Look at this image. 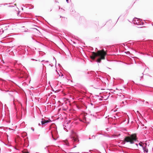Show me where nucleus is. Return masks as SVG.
<instances>
[{"label":"nucleus","mask_w":153,"mask_h":153,"mask_svg":"<svg viewBox=\"0 0 153 153\" xmlns=\"http://www.w3.org/2000/svg\"><path fill=\"white\" fill-rule=\"evenodd\" d=\"M92 138L94 139V138H95V136H94V135H93V136H92Z\"/></svg>","instance_id":"nucleus-30"},{"label":"nucleus","mask_w":153,"mask_h":153,"mask_svg":"<svg viewBox=\"0 0 153 153\" xmlns=\"http://www.w3.org/2000/svg\"><path fill=\"white\" fill-rule=\"evenodd\" d=\"M152 107H153V104H152Z\"/></svg>","instance_id":"nucleus-51"},{"label":"nucleus","mask_w":153,"mask_h":153,"mask_svg":"<svg viewBox=\"0 0 153 153\" xmlns=\"http://www.w3.org/2000/svg\"><path fill=\"white\" fill-rule=\"evenodd\" d=\"M58 65H60V64H58Z\"/></svg>","instance_id":"nucleus-60"},{"label":"nucleus","mask_w":153,"mask_h":153,"mask_svg":"<svg viewBox=\"0 0 153 153\" xmlns=\"http://www.w3.org/2000/svg\"><path fill=\"white\" fill-rule=\"evenodd\" d=\"M10 130H11L12 131L11 132V133H13L14 132V131L15 130L14 129H12L11 128H9L8 129Z\"/></svg>","instance_id":"nucleus-22"},{"label":"nucleus","mask_w":153,"mask_h":153,"mask_svg":"<svg viewBox=\"0 0 153 153\" xmlns=\"http://www.w3.org/2000/svg\"><path fill=\"white\" fill-rule=\"evenodd\" d=\"M61 74H62L61 76H63V74H62V73H61Z\"/></svg>","instance_id":"nucleus-46"},{"label":"nucleus","mask_w":153,"mask_h":153,"mask_svg":"<svg viewBox=\"0 0 153 153\" xmlns=\"http://www.w3.org/2000/svg\"><path fill=\"white\" fill-rule=\"evenodd\" d=\"M122 44L123 45H124V46H125L124 43H123Z\"/></svg>","instance_id":"nucleus-43"},{"label":"nucleus","mask_w":153,"mask_h":153,"mask_svg":"<svg viewBox=\"0 0 153 153\" xmlns=\"http://www.w3.org/2000/svg\"><path fill=\"white\" fill-rule=\"evenodd\" d=\"M31 129L33 130V131H34V128H32Z\"/></svg>","instance_id":"nucleus-40"},{"label":"nucleus","mask_w":153,"mask_h":153,"mask_svg":"<svg viewBox=\"0 0 153 153\" xmlns=\"http://www.w3.org/2000/svg\"><path fill=\"white\" fill-rule=\"evenodd\" d=\"M5 80L0 78V89L1 91L4 90V88H6Z\"/></svg>","instance_id":"nucleus-11"},{"label":"nucleus","mask_w":153,"mask_h":153,"mask_svg":"<svg viewBox=\"0 0 153 153\" xmlns=\"http://www.w3.org/2000/svg\"><path fill=\"white\" fill-rule=\"evenodd\" d=\"M42 65H44L43 64V63H42Z\"/></svg>","instance_id":"nucleus-61"},{"label":"nucleus","mask_w":153,"mask_h":153,"mask_svg":"<svg viewBox=\"0 0 153 153\" xmlns=\"http://www.w3.org/2000/svg\"><path fill=\"white\" fill-rule=\"evenodd\" d=\"M79 120L82 122L81 126L80 128V130H85L86 128L85 124L86 123V117L85 113H84L83 112L82 113L80 116Z\"/></svg>","instance_id":"nucleus-5"},{"label":"nucleus","mask_w":153,"mask_h":153,"mask_svg":"<svg viewBox=\"0 0 153 153\" xmlns=\"http://www.w3.org/2000/svg\"><path fill=\"white\" fill-rule=\"evenodd\" d=\"M67 2L68 3H69V1L68 0H66Z\"/></svg>","instance_id":"nucleus-39"},{"label":"nucleus","mask_w":153,"mask_h":153,"mask_svg":"<svg viewBox=\"0 0 153 153\" xmlns=\"http://www.w3.org/2000/svg\"><path fill=\"white\" fill-rule=\"evenodd\" d=\"M24 31L25 32H27V31L26 30H25Z\"/></svg>","instance_id":"nucleus-53"},{"label":"nucleus","mask_w":153,"mask_h":153,"mask_svg":"<svg viewBox=\"0 0 153 153\" xmlns=\"http://www.w3.org/2000/svg\"><path fill=\"white\" fill-rule=\"evenodd\" d=\"M60 18H61V17H62V18H64V19H65V17H62V16H60Z\"/></svg>","instance_id":"nucleus-42"},{"label":"nucleus","mask_w":153,"mask_h":153,"mask_svg":"<svg viewBox=\"0 0 153 153\" xmlns=\"http://www.w3.org/2000/svg\"><path fill=\"white\" fill-rule=\"evenodd\" d=\"M53 59L54 60H55L56 64V59L55 58V57H53Z\"/></svg>","instance_id":"nucleus-28"},{"label":"nucleus","mask_w":153,"mask_h":153,"mask_svg":"<svg viewBox=\"0 0 153 153\" xmlns=\"http://www.w3.org/2000/svg\"><path fill=\"white\" fill-rule=\"evenodd\" d=\"M63 128L66 131H68V129L70 128V126L68 122H65L63 125Z\"/></svg>","instance_id":"nucleus-15"},{"label":"nucleus","mask_w":153,"mask_h":153,"mask_svg":"<svg viewBox=\"0 0 153 153\" xmlns=\"http://www.w3.org/2000/svg\"><path fill=\"white\" fill-rule=\"evenodd\" d=\"M7 137H8V135L7 134Z\"/></svg>","instance_id":"nucleus-52"},{"label":"nucleus","mask_w":153,"mask_h":153,"mask_svg":"<svg viewBox=\"0 0 153 153\" xmlns=\"http://www.w3.org/2000/svg\"><path fill=\"white\" fill-rule=\"evenodd\" d=\"M133 22L134 25H143L144 23L140 19L134 18L133 20Z\"/></svg>","instance_id":"nucleus-9"},{"label":"nucleus","mask_w":153,"mask_h":153,"mask_svg":"<svg viewBox=\"0 0 153 153\" xmlns=\"http://www.w3.org/2000/svg\"><path fill=\"white\" fill-rule=\"evenodd\" d=\"M48 62H48V61H45V63H48Z\"/></svg>","instance_id":"nucleus-38"},{"label":"nucleus","mask_w":153,"mask_h":153,"mask_svg":"<svg viewBox=\"0 0 153 153\" xmlns=\"http://www.w3.org/2000/svg\"><path fill=\"white\" fill-rule=\"evenodd\" d=\"M91 139V138L90 137L89 138V139Z\"/></svg>","instance_id":"nucleus-49"},{"label":"nucleus","mask_w":153,"mask_h":153,"mask_svg":"<svg viewBox=\"0 0 153 153\" xmlns=\"http://www.w3.org/2000/svg\"><path fill=\"white\" fill-rule=\"evenodd\" d=\"M51 133L52 138L54 140H56L58 137V132L56 128H53L52 129Z\"/></svg>","instance_id":"nucleus-6"},{"label":"nucleus","mask_w":153,"mask_h":153,"mask_svg":"<svg viewBox=\"0 0 153 153\" xmlns=\"http://www.w3.org/2000/svg\"><path fill=\"white\" fill-rule=\"evenodd\" d=\"M145 101L144 100L139 99L137 101V102L140 105L142 106L144 105Z\"/></svg>","instance_id":"nucleus-16"},{"label":"nucleus","mask_w":153,"mask_h":153,"mask_svg":"<svg viewBox=\"0 0 153 153\" xmlns=\"http://www.w3.org/2000/svg\"><path fill=\"white\" fill-rule=\"evenodd\" d=\"M94 82L95 83L94 86V88H97L100 86V82L96 80L94 81Z\"/></svg>","instance_id":"nucleus-17"},{"label":"nucleus","mask_w":153,"mask_h":153,"mask_svg":"<svg viewBox=\"0 0 153 153\" xmlns=\"http://www.w3.org/2000/svg\"><path fill=\"white\" fill-rule=\"evenodd\" d=\"M94 115L93 116L91 114V115L87 114V126L88 124L90 123V121H91V119L93 118Z\"/></svg>","instance_id":"nucleus-14"},{"label":"nucleus","mask_w":153,"mask_h":153,"mask_svg":"<svg viewBox=\"0 0 153 153\" xmlns=\"http://www.w3.org/2000/svg\"><path fill=\"white\" fill-rule=\"evenodd\" d=\"M5 145H7V144H4Z\"/></svg>","instance_id":"nucleus-57"},{"label":"nucleus","mask_w":153,"mask_h":153,"mask_svg":"<svg viewBox=\"0 0 153 153\" xmlns=\"http://www.w3.org/2000/svg\"><path fill=\"white\" fill-rule=\"evenodd\" d=\"M22 10H23V8H22Z\"/></svg>","instance_id":"nucleus-56"},{"label":"nucleus","mask_w":153,"mask_h":153,"mask_svg":"<svg viewBox=\"0 0 153 153\" xmlns=\"http://www.w3.org/2000/svg\"><path fill=\"white\" fill-rule=\"evenodd\" d=\"M136 145H137V146H138V144L137 143H136Z\"/></svg>","instance_id":"nucleus-48"},{"label":"nucleus","mask_w":153,"mask_h":153,"mask_svg":"<svg viewBox=\"0 0 153 153\" xmlns=\"http://www.w3.org/2000/svg\"><path fill=\"white\" fill-rule=\"evenodd\" d=\"M152 25H153V24H152Z\"/></svg>","instance_id":"nucleus-64"},{"label":"nucleus","mask_w":153,"mask_h":153,"mask_svg":"<svg viewBox=\"0 0 153 153\" xmlns=\"http://www.w3.org/2000/svg\"><path fill=\"white\" fill-rule=\"evenodd\" d=\"M137 113H139V111H137Z\"/></svg>","instance_id":"nucleus-47"},{"label":"nucleus","mask_w":153,"mask_h":153,"mask_svg":"<svg viewBox=\"0 0 153 153\" xmlns=\"http://www.w3.org/2000/svg\"><path fill=\"white\" fill-rule=\"evenodd\" d=\"M58 0H55V2L56 3H59V2H58Z\"/></svg>","instance_id":"nucleus-33"},{"label":"nucleus","mask_w":153,"mask_h":153,"mask_svg":"<svg viewBox=\"0 0 153 153\" xmlns=\"http://www.w3.org/2000/svg\"><path fill=\"white\" fill-rule=\"evenodd\" d=\"M129 122V119H128V122Z\"/></svg>","instance_id":"nucleus-50"},{"label":"nucleus","mask_w":153,"mask_h":153,"mask_svg":"<svg viewBox=\"0 0 153 153\" xmlns=\"http://www.w3.org/2000/svg\"><path fill=\"white\" fill-rule=\"evenodd\" d=\"M45 61L44 60H42V62H45Z\"/></svg>","instance_id":"nucleus-45"},{"label":"nucleus","mask_w":153,"mask_h":153,"mask_svg":"<svg viewBox=\"0 0 153 153\" xmlns=\"http://www.w3.org/2000/svg\"><path fill=\"white\" fill-rule=\"evenodd\" d=\"M38 125H39V126H40V125H41V124H40V123H39L38 124Z\"/></svg>","instance_id":"nucleus-44"},{"label":"nucleus","mask_w":153,"mask_h":153,"mask_svg":"<svg viewBox=\"0 0 153 153\" xmlns=\"http://www.w3.org/2000/svg\"><path fill=\"white\" fill-rule=\"evenodd\" d=\"M152 103H153V102Z\"/></svg>","instance_id":"nucleus-63"},{"label":"nucleus","mask_w":153,"mask_h":153,"mask_svg":"<svg viewBox=\"0 0 153 153\" xmlns=\"http://www.w3.org/2000/svg\"><path fill=\"white\" fill-rule=\"evenodd\" d=\"M145 103H146V104H149V102H147V101H146V102H145Z\"/></svg>","instance_id":"nucleus-36"},{"label":"nucleus","mask_w":153,"mask_h":153,"mask_svg":"<svg viewBox=\"0 0 153 153\" xmlns=\"http://www.w3.org/2000/svg\"><path fill=\"white\" fill-rule=\"evenodd\" d=\"M88 74H89V72H88Z\"/></svg>","instance_id":"nucleus-55"},{"label":"nucleus","mask_w":153,"mask_h":153,"mask_svg":"<svg viewBox=\"0 0 153 153\" xmlns=\"http://www.w3.org/2000/svg\"><path fill=\"white\" fill-rule=\"evenodd\" d=\"M18 74L19 75V77L20 78H23L25 74V72L21 70H19L18 71Z\"/></svg>","instance_id":"nucleus-12"},{"label":"nucleus","mask_w":153,"mask_h":153,"mask_svg":"<svg viewBox=\"0 0 153 153\" xmlns=\"http://www.w3.org/2000/svg\"><path fill=\"white\" fill-rule=\"evenodd\" d=\"M19 11L17 13V15L19 16Z\"/></svg>","instance_id":"nucleus-37"},{"label":"nucleus","mask_w":153,"mask_h":153,"mask_svg":"<svg viewBox=\"0 0 153 153\" xmlns=\"http://www.w3.org/2000/svg\"><path fill=\"white\" fill-rule=\"evenodd\" d=\"M93 51V47L90 46L87 47V59H88V60H89V59H88V57H89L91 60H96V59H92L90 56V53L91 52H92V51Z\"/></svg>","instance_id":"nucleus-8"},{"label":"nucleus","mask_w":153,"mask_h":153,"mask_svg":"<svg viewBox=\"0 0 153 153\" xmlns=\"http://www.w3.org/2000/svg\"><path fill=\"white\" fill-rule=\"evenodd\" d=\"M143 75L142 76H140V79H142L143 78Z\"/></svg>","instance_id":"nucleus-31"},{"label":"nucleus","mask_w":153,"mask_h":153,"mask_svg":"<svg viewBox=\"0 0 153 153\" xmlns=\"http://www.w3.org/2000/svg\"><path fill=\"white\" fill-rule=\"evenodd\" d=\"M31 60H32L33 61L35 60L36 61H37V60L33 59H31Z\"/></svg>","instance_id":"nucleus-35"},{"label":"nucleus","mask_w":153,"mask_h":153,"mask_svg":"<svg viewBox=\"0 0 153 153\" xmlns=\"http://www.w3.org/2000/svg\"><path fill=\"white\" fill-rule=\"evenodd\" d=\"M47 95L48 96H50V93H48V94H47Z\"/></svg>","instance_id":"nucleus-34"},{"label":"nucleus","mask_w":153,"mask_h":153,"mask_svg":"<svg viewBox=\"0 0 153 153\" xmlns=\"http://www.w3.org/2000/svg\"><path fill=\"white\" fill-rule=\"evenodd\" d=\"M93 51V47L90 46L87 47V59H88V60H89V59H88V57H89L91 60H96V59H92L90 56V53L91 52H92V51Z\"/></svg>","instance_id":"nucleus-7"},{"label":"nucleus","mask_w":153,"mask_h":153,"mask_svg":"<svg viewBox=\"0 0 153 153\" xmlns=\"http://www.w3.org/2000/svg\"><path fill=\"white\" fill-rule=\"evenodd\" d=\"M142 144H143L142 143L140 142V143H139L138 145L141 147H143L144 146Z\"/></svg>","instance_id":"nucleus-21"},{"label":"nucleus","mask_w":153,"mask_h":153,"mask_svg":"<svg viewBox=\"0 0 153 153\" xmlns=\"http://www.w3.org/2000/svg\"><path fill=\"white\" fill-rule=\"evenodd\" d=\"M132 43V41H129V43H128L127 44V45H126V46H127V47L128 48V47H129L128 46H129V45L130 44H131V43ZM131 46H130V48H131Z\"/></svg>","instance_id":"nucleus-20"},{"label":"nucleus","mask_w":153,"mask_h":153,"mask_svg":"<svg viewBox=\"0 0 153 153\" xmlns=\"http://www.w3.org/2000/svg\"><path fill=\"white\" fill-rule=\"evenodd\" d=\"M137 140V138L136 136H134L133 134L125 137L123 139L124 144L126 143H130L131 144L134 143V141Z\"/></svg>","instance_id":"nucleus-4"},{"label":"nucleus","mask_w":153,"mask_h":153,"mask_svg":"<svg viewBox=\"0 0 153 153\" xmlns=\"http://www.w3.org/2000/svg\"><path fill=\"white\" fill-rule=\"evenodd\" d=\"M87 97H86V98H87Z\"/></svg>","instance_id":"nucleus-59"},{"label":"nucleus","mask_w":153,"mask_h":153,"mask_svg":"<svg viewBox=\"0 0 153 153\" xmlns=\"http://www.w3.org/2000/svg\"><path fill=\"white\" fill-rule=\"evenodd\" d=\"M47 147H48L47 146H46L45 147V149L46 150V151L48 152V153H50L49 152V150L47 149Z\"/></svg>","instance_id":"nucleus-23"},{"label":"nucleus","mask_w":153,"mask_h":153,"mask_svg":"<svg viewBox=\"0 0 153 153\" xmlns=\"http://www.w3.org/2000/svg\"><path fill=\"white\" fill-rule=\"evenodd\" d=\"M146 46H144V48L146 51L149 52V53L146 52V54L149 56L151 54L152 52L153 53V42L151 40L148 41L145 43Z\"/></svg>","instance_id":"nucleus-3"},{"label":"nucleus","mask_w":153,"mask_h":153,"mask_svg":"<svg viewBox=\"0 0 153 153\" xmlns=\"http://www.w3.org/2000/svg\"><path fill=\"white\" fill-rule=\"evenodd\" d=\"M142 74H143V75H144V74H143V73Z\"/></svg>","instance_id":"nucleus-54"},{"label":"nucleus","mask_w":153,"mask_h":153,"mask_svg":"<svg viewBox=\"0 0 153 153\" xmlns=\"http://www.w3.org/2000/svg\"><path fill=\"white\" fill-rule=\"evenodd\" d=\"M18 52L19 54L22 55V56L23 57L25 56L27 54V53L25 54L26 50L24 46L21 47Z\"/></svg>","instance_id":"nucleus-10"},{"label":"nucleus","mask_w":153,"mask_h":153,"mask_svg":"<svg viewBox=\"0 0 153 153\" xmlns=\"http://www.w3.org/2000/svg\"><path fill=\"white\" fill-rule=\"evenodd\" d=\"M3 107V104L0 101V111H2Z\"/></svg>","instance_id":"nucleus-19"},{"label":"nucleus","mask_w":153,"mask_h":153,"mask_svg":"<svg viewBox=\"0 0 153 153\" xmlns=\"http://www.w3.org/2000/svg\"><path fill=\"white\" fill-rule=\"evenodd\" d=\"M33 8V7L32 8Z\"/></svg>","instance_id":"nucleus-62"},{"label":"nucleus","mask_w":153,"mask_h":153,"mask_svg":"<svg viewBox=\"0 0 153 153\" xmlns=\"http://www.w3.org/2000/svg\"><path fill=\"white\" fill-rule=\"evenodd\" d=\"M51 122V121L49 118L48 120H45L44 119L42 118V121L41 122V125H45L48 123Z\"/></svg>","instance_id":"nucleus-13"},{"label":"nucleus","mask_w":153,"mask_h":153,"mask_svg":"<svg viewBox=\"0 0 153 153\" xmlns=\"http://www.w3.org/2000/svg\"><path fill=\"white\" fill-rule=\"evenodd\" d=\"M90 72L92 74H94V71H92Z\"/></svg>","instance_id":"nucleus-27"},{"label":"nucleus","mask_w":153,"mask_h":153,"mask_svg":"<svg viewBox=\"0 0 153 153\" xmlns=\"http://www.w3.org/2000/svg\"><path fill=\"white\" fill-rule=\"evenodd\" d=\"M79 140L78 137L75 133H73L71 137L69 139H67L63 141V144L66 147H69L70 144L73 145L75 144L72 149L76 147V145L79 143Z\"/></svg>","instance_id":"nucleus-2"},{"label":"nucleus","mask_w":153,"mask_h":153,"mask_svg":"<svg viewBox=\"0 0 153 153\" xmlns=\"http://www.w3.org/2000/svg\"><path fill=\"white\" fill-rule=\"evenodd\" d=\"M22 153H29L27 151H22Z\"/></svg>","instance_id":"nucleus-25"},{"label":"nucleus","mask_w":153,"mask_h":153,"mask_svg":"<svg viewBox=\"0 0 153 153\" xmlns=\"http://www.w3.org/2000/svg\"><path fill=\"white\" fill-rule=\"evenodd\" d=\"M146 145H147V144H146V146H143V147L142 148H143V152H146V153H148V150L147 148Z\"/></svg>","instance_id":"nucleus-18"},{"label":"nucleus","mask_w":153,"mask_h":153,"mask_svg":"<svg viewBox=\"0 0 153 153\" xmlns=\"http://www.w3.org/2000/svg\"><path fill=\"white\" fill-rule=\"evenodd\" d=\"M88 104H90L91 105H93V103H89V102H88Z\"/></svg>","instance_id":"nucleus-32"},{"label":"nucleus","mask_w":153,"mask_h":153,"mask_svg":"<svg viewBox=\"0 0 153 153\" xmlns=\"http://www.w3.org/2000/svg\"><path fill=\"white\" fill-rule=\"evenodd\" d=\"M90 56L94 59H96V62L98 63H100L102 60L105 59L107 55L106 52L103 50L102 51L99 50L96 53L94 51L90 53Z\"/></svg>","instance_id":"nucleus-1"},{"label":"nucleus","mask_w":153,"mask_h":153,"mask_svg":"<svg viewBox=\"0 0 153 153\" xmlns=\"http://www.w3.org/2000/svg\"><path fill=\"white\" fill-rule=\"evenodd\" d=\"M146 105V106H148V105Z\"/></svg>","instance_id":"nucleus-58"},{"label":"nucleus","mask_w":153,"mask_h":153,"mask_svg":"<svg viewBox=\"0 0 153 153\" xmlns=\"http://www.w3.org/2000/svg\"><path fill=\"white\" fill-rule=\"evenodd\" d=\"M89 152H87V153H91V152L90 151V150L89 151Z\"/></svg>","instance_id":"nucleus-41"},{"label":"nucleus","mask_w":153,"mask_h":153,"mask_svg":"<svg viewBox=\"0 0 153 153\" xmlns=\"http://www.w3.org/2000/svg\"><path fill=\"white\" fill-rule=\"evenodd\" d=\"M48 65H50V66H51V67H53V64H52V63H51V64H50V63H49V64H48Z\"/></svg>","instance_id":"nucleus-26"},{"label":"nucleus","mask_w":153,"mask_h":153,"mask_svg":"<svg viewBox=\"0 0 153 153\" xmlns=\"http://www.w3.org/2000/svg\"><path fill=\"white\" fill-rule=\"evenodd\" d=\"M31 38H32V39H33V40H34V41L36 42L37 43H40V42H38L37 40H36L34 39L33 38V37H31Z\"/></svg>","instance_id":"nucleus-24"},{"label":"nucleus","mask_w":153,"mask_h":153,"mask_svg":"<svg viewBox=\"0 0 153 153\" xmlns=\"http://www.w3.org/2000/svg\"><path fill=\"white\" fill-rule=\"evenodd\" d=\"M33 29H35V30H37V31H39H39V30L38 29H36V28H33Z\"/></svg>","instance_id":"nucleus-29"}]
</instances>
